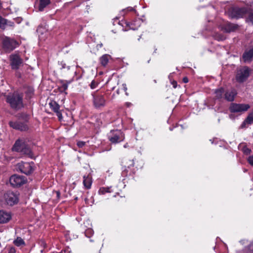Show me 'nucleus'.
Returning <instances> with one entry per match:
<instances>
[{"label": "nucleus", "mask_w": 253, "mask_h": 253, "mask_svg": "<svg viewBox=\"0 0 253 253\" xmlns=\"http://www.w3.org/2000/svg\"><path fill=\"white\" fill-rule=\"evenodd\" d=\"M6 100L13 109L18 110L23 107V96L17 92L8 95Z\"/></svg>", "instance_id": "f257e3e1"}, {"label": "nucleus", "mask_w": 253, "mask_h": 253, "mask_svg": "<svg viewBox=\"0 0 253 253\" xmlns=\"http://www.w3.org/2000/svg\"><path fill=\"white\" fill-rule=\"evenodd\" d=\"M2 46L5 51L10 52L18 47L19 43L14 39L4 37L2 40Z\"/></svg>", "instance_id": "f03ea898"}, {"label": "nucleus", "mask_w": 253, "mask_h": 253, "mask_svg": "<svg viewBox=\"0 0 253 253\" xmlns=\"http://www.w3.org/2000/svg\"><path fill=\"white\" fill-rule=\"evenodd\" d=\"M12 149L14 151L21 152L28 155H30L31 153L30 149L22 140H17L15 142Z\"/></svg>", "instance_id": "7ed1b4c3"}, {"label": "nucleus", "mask_w": 253, "mask_h": 253, "mask_svg": "<svg viewBox=\"0 0 253 253\" xmlns=\"http://www.w3.org/2000/svg\"><path fill=\"white\" fill-rule=\"evenodd\" d=\"M108 138L112 143H117L125 139V134L121 130H113L109 133Z\"/></svg>", "instance_id": "20e7f679"}, {"label": "nucleus", "mask_w": 253, "mask_h": 253, "mask_svg": "<svg viewBox=\"0 0 253 253\" xmlns=\"http://www.w3.org/2000/svg\"><path fill=\"white\" fill-rule=\"evenodd\" d=\"M92 96L93 97V104L95 108H99L105 106L106 99L103 94L95 92L92 94Z\"/></svg>", "instance_id": "39448f33"}, {"label": "nucleus", "mask_w": 253, "mask_h": 253, "mask_svg": "<svg viewBox=\"0 0 253 253\" xmlns=\"http://www.w3.org/2000/svg\"><path fill=\"white\" fill-rule=\"evenodd\" d=\"M142 21L140 19H136L132 23H129L125 21H121L119 22V24L123 27V30L126 31L129 29L135 30L140 26Z\"/></svg>", "instance_id": "423d86ee"}, {"label": "nucleus", "mask_w": 253, "mask_h": 253, "mask_svg": "<svg viewBox=\"0 0 253 253\" xmlns=\"http://www.w3.org/2000/svg\"><path fill=\"white\" fill-rule=\"evenodd\" d=\"M250 69L246 66L240 68L237 71L236 79L239 83H243L249 77L250 73Z\"/></svg>", "instance_id": "0eeeda50"}, {"label": "nucleus", "mask_w": 253, "mask_h": 253, "mask_svg": "<svg viewBox=\"0 0 253 253\" xmlns=\"http://www.w3.org/2000/svg\"><path fill=\"white\" fill-rule=\"evenodd\" d=\"M250 108L248 104L232 103L229 107V110L232 113H242L247 111Z\"/></svg>", "instance_id": "6e6552de"}, {"label": "nucleus", "mask_w": 253, "mask_h": 253, "mask_svg": "<svg viewBox=\"0 0 253 253\" xmlns=\"http://www.w3.org/2000/svg\"><path fill=\"white\" fill-rule=\"evenodd\" d=\"M26 181L25 177L17 174L12 175L9 178V182L13 187H18L24 184Z\"/></svg>", "instance_id": "1a4fd4ad"}, {"label": "nucleus", "mask_w": 253, "mask_h": 253, "mask_svg": "<svg viewBox=\"0 0 253 253\" xmlns=\"http://www.w3.org/2000/svg\"><path fill=\"white\" fill-rule=\"evenodd\" d=\"M33 163L21 162L17 164V168L21 172L26 174H29L33 170Z\"/></svg>", "instance_id": "9d476101"}, {"label": "nucleus", "mask_w": 253, "mask_h": 253, "mask_svg": "<svg viewBox=\"0 0 253 253\" xmlns=\"http://www.w3.org/2000/svg\"><path fill=\"white\" fill-rule=\"evenodd\" d=\"M4 198L7 204L12 206L18 201L17 195L12 191H7L4 195Z\"/></svg>", "instance_id": "9b49d317"}, {"label": "nucleus", "mask_w": 253, "mask_h": 253, "mask_svg": "<svg viewBox=\"0 0 253 253\" xmlns=\"http://www.w3.org/2000/svg\"><path fill=\"white\" fill-rule=\"evenodd\" d=\"M10 65L11 68L14 70L19 69L22 64V59L17 54H12L10 56Z\"/></svg>", "instance_id": "f8f14e48"}, {"label": "nucleus", "mask_w": 253, "mask_h": 253, "mask_svg": "<svg viewBox=\"0 0 253 253\" xmlns=\"http://www.w3.org/2000/svg\"><path fill=\"white\" fill-rule=\"evenodd\" d=\"M9 125L13 129L20 131L27 130L29 128L26 123H21L19 121H10L9 123Z\"/></svg>", "instance_id": "ddd939ff"}, {"label": "nucleus", "mask_w": 253, "mask_h": 253, "mask_svg": "<svg viewBox=\"0 0 253 253\" xmlns=\"http://www.w3.org/2000/svg\"><path fill=\"white\" fill-rule=\"evenodd\" d=\"M50 108L54 111L57 116L59 120L61 121L62 119V115L61 110H60V106L54 101H51L49 103Z\"/></svg>", "instance_id": "4468645a"}, {"label": "nucleus", "mask_w": 253, "mask_h": 253, "mask_svg": "<svg viewBox=\"0 0 253 253\" xmlns=\"http://www.w3.org/2000/svg\"><path fill=\"white\" fill-rule=\"evenodd\" d=\"M11 218V213L3 210L0 211V224L8 222Z\"/></svg>", "instance_id": "2eb2a0df"}, {"label": "nucleus", "mask_w": 253, "mask_h": 253, "mask_svg": "<svg viewBox=\"0 0 253 253\" xmlns=\"http://www.w3.org/2000/svg\"><path fill=\"white\" fill-rule=\"evenodd\" d=\"M242 58L245 62H251L253 60V47L246 50L243 53Z\"/></svg>", "instance_id": "dca6fc26"}, {"label": "nucleus", "mask_w": 253, "mask_h": 253, "mask_svg": "<svg viewBox=\"0 0 253 253\" xmlns=\"http://www.w3.org/2000/svg\"><path fill=\"white\" fill-rule=\"evenodd\" d=\"M237 95V91L235 89L231 88L226 91L224 97L228 101H233Z\"/></svg>", "instance_id": "f3484780"}, {"label": "nucleus", "mask_w": 253, "mask_h": 253, "mask_svg": "<svg viewBox=\"0 0 253 253\" xmlns=\"http://www.w3.org/2000/svg\"><path fill=\"white\" fill-rule=\"evenodd\" d=\"M50 0H39L37 3L38 10L42 11L50 4Z\"/></svg>", "instance_id": "a211bd4d"}, {"label": "nucleus", "mask_w": 253, "mask_h": 253, "mask_svg": "<svg viewBox=\"0 0 253 253\" xmlns=\"http://www.w3.org/2000/svg\"><path fill=\"white\" fill-rule=\"evenodd\" d=\"M245 10L239 8H234L232 9L231 16L232 18H239L242 17Z\"/></svg>", "instance_id": "6ab92c4d"}, {"label": "nucleus", "mask_w": 253, "mask_h": 253, "mask_svg": "<svg viewBox=\"0 0 253 253\" xmlns=\"http://www.w3.org/2000/svg\"><path fill=\"white\" fill-rule=\"evenodd\" d=\"M238 26L236 25L230 23H226L225 24L224 27H222V29L225 32H231L232 31H234L237 28Z\"/></svg>", "instance_id": "aec40b11"}, {"label": "nucleus", "mask_w": 253, "mask_h": 253, "mask_svg": "<svg viewBox=\"0 0 253 253\" xmlns=\"http://www.w3.org/2000/svg\"><path fill=\"white\" fill-rule=\"evenodd\" d=\"M83 183L84 187L87 189H89L91 187V185L92 184L91 178L89 176H84V180Z\"/></svg>", "instance_id": "412c9836"}, {"label": "nucleus", "mask_w": 253, "mask_h": 253, "mask_svg": "<svg viewBox=\"0 0 253 253\" xmlns=\"http://www.w3.org/2000/svg\"><path fill=\"white\" fill-rule=\"evenodd\" d=\"M70 83V82L66 81H60L59 82L60 85L59 86L60 91L64 92L68 88V84Z\"/></svg>", "instance_id": "4be33fe9"}, {"label": "nucleus", "mask_w": 253, "mask_h": 253, "mask_svg": "<svg viewBox=\"0 0 253 253\" xmlns=\"http://www.w3.org/2000/svg\"><path fill=\"white\" fill-rule=\"evenodd\" d=\"M110 56L109 54H104L102 55L100 58V62L101 65L103 66H105L110 58Z\"/></svg>", "instance_id": "5701e85b"}, {"label": "nucleus", "mask_w": 253, "mask_h": 253, "mask_svg": "<svg viewBox=\"0 0 253 253\" xmlns=\"http://www.w3.org/2000/svg\"><path fill=\"white\" fill-rule=\"evenodd\" d=\"M7 24V20L0 16V28L4 29Z\"/></svg>", "instance_id": "b1692460"}, {"label": "nucleus", "mask_w": 253, "mask_h": 253, "mask_svg": "<svg viewBox=\"0 0 253 253\" xmlns=\"http://www.w3.org/2000/svg\"><path fill=\"white\" fill-rule=\"evenodd\" d=\"M110 188H111V187H101L98 191V193L100 195H103V194H105L106 193L111 192Z\"/></svg>", "instance_id": "393cba45"}, {"label": "nucleus", "mask_w": 253, "mask_h": 253, "mask_svg": "<svg viewBox=\"0 0 253 253\" xmlns=\"http://www.w3.org/2000/svg\"><path fill=\"white\" fill-rule=\"evenodd\" d=\"M223 93V89L222 88H220L218 89H216L215 91V96H216V98L218 99H220V98H222Z\"/></svg>", "instance_id": "a878e982"}, {"label": "nucleus", "mask_w": 253, "mask_h": 253, "mask_svg": "<svg viewBox=\"0 0 253 253\" xmlns=\"http://www.w3.org/2000/svg\"><path fill=\"white\" fill-rule=\"evenodd\" d=\"M14 244L17 246H20L25 244L23 240L20 237H17L16 240L14 241Z\"/></svg>", "instance_id": "bb28decb"}, {"label": "nucleus", "mask_w": 253, "mask_h": 253, "mask_svg": "<svg viewBox=\"0 0 253 253\" xmlns=\"http://www.w3.org/2000/svg\"><path fill=\"white\" fill-rule=\"evenodd\" d=\"M246 122H247V124L249 125L253 124V112L249 114L246 119Z\"/></svg>", "instance_id": "cd10ccee"}, {"label": "nucleus", "mask_w": 253, "mask_h": 253, "mask_svg": "<svg viewBox=\"0 0 253 253\" xmlns=\"http://www.w3.org/2000/svg\"><path fill=\"white\" fill-rule=\"evenodd\" d=\"M20 119L23 120L25 122H28L29 119V116L26 113H22L19 114L18 117Z\"/></svg>", "instance_id": "c85d7f7f"}, {"label": "nucleus", "mask_w": 253, "mask_h": 253, "mask_svg": "<svg viewBox=\"0 0 253 253\" xmlns=\"http://www.w3.org/2000/svg\"><path fill=\"white\" fill-rule=\"evenodd\" d=\"M58 65L60 66V69H63L67 68L68 70H70V66H66V65L64 61L58 62Z\"/></svg>", "instance_id": "c756f323"}, {"label": "nucleus", "mask_w": 253, "mask_h": 253, "mask_svg": "<svg viewBox=\"0 0 253 253\" xmlns=\"http://www.w3.org/2000/svg\"><path fill=\"white\" fill-rule=\"evenodd\" d=\"M98 84V82H96L94 80H93L90 84V86L91 88V89L95 88L96 87V86H97Z\"/></svg>", "instance_id": "7c9ffc66"}, {"label": "nucleus", "mask_w": 253, "mask_h": 253, "mask_svg": "<svg viewBox=\"0 0 253 253\" xmlns=\"http://www.w3.org/2000/svg\"><path fill=\"white\" fill-rule=\"evenodd\" d=\"M85 145V142L82 141H79L77 142V145L79 148H83Z\"/></svg>", "instance_id": "2f4dec72"}, {"label": "nucleus", "mask_w": 253, "mask_h": 253, "mask_svg": "<svg viewBox=\"0 0 253 253\" xmlns=\"http://www.w3.org/2000/svg\"><path fill=\"white\" fill-rule=\"evenodd\" d=\"M243 150L244 153L247 155L250 154L251 152V150L248 148L247 147H244Z\"/></svg>", "instance_id": "473e14b6"}, {"label": "nucleus", "mask_w": 253, "mask_h": 253, "mask_svg": "<svg viewBox=\"0 0 253 253\" xmlns=\"http://www.w3.org/2000/svg\"><path fill=\"white\" fill-rule=\"evenodd\" d=\"M249 163L253 166V155L250 156L248 159Z\"/></svg>", "instance_id": "72a5a7b5"}, {"label": "nucleus", "mask_w": 253, "mask_h": 253, "mask_svg": "<svg viewBox=\"0 0 253 253\" xmlns=\"http://www.w3.org/2000/svg\"><path fill=\"white\" fill-rule=\"evenodd\" d=\"M249 252L247 253H253V242L249 246Z\"/></svg>", "instance_id": "f704fd0d"}, {"label": "nucleus", "mask_w": 253, "mask_h": 253, "mask_svg": "<svg viewBox=\"0 0 253 253\" xmlns=\"http://www.w3.org/2000/svg\"><path fill=\"white\" fill-rule=\"evenodd\" d=\"M123 11H135V9L133 7H128L126 9H124Z\"/></svg>", "instance_id": "c9c22d12"}, {"label": "nucleus", "mask_w": 253, "mask_h": 253, "mask_svg": "<svg viewBox=\"0 0 253 253\" xmlns=\"http://www.w3.org/2000/svg\"><path fill=\"white\" fill-rule=\"evenodd\" d=\"M171 84H172L173 87L174 88H175L177 87V82L176 81H173L172 82H171Z\"/></svg>", "instance_id": "e433bc0d"}, {"label": "nucleus", "mask_w": 253, "mask_h": 253, "mask_svg": "<svg viewBox=\"0 0 253 253\" xmlns=\"http://www.w3.org/2000/svg\"><path fill=\"white\" fill-rule=\"evenodd\" d=\"M248 124L247 122H246V120L243 122L242 124L241 125V128H244L246 126V125Z\"/></svg>", "instance_id": "4c0bfd02"}, {"label": "nucleus", "mask_w": 253, "mask_h": 253, "mask_svg": "<svg viewBox=\"0 0 253 253\" xmlns=\"http://www.w3.org/2000/svg\"><path fill=\"white\" fill-rule=\"evenodd\" d=\"M217 39L218 41H222V40H224L225 39V37L224 36H222L221 37H220L219 38H217Z\"/></svg>", "instance_id": "58836bf2"}, {"label": "nucleus", "mask_w": 253, "mask_h": 253, "mask_svg": "<svg viewBox=\"0 0 253 253\" xmlns=\"http://www.w3.org/2000/svg\"><path fill=\"white\" fill-rule=\"evenodd\" d=\"M183 82L184 83H188V79L187 77H184L183 78Z\"/></svg>", "instance_id": "ea45409f"}, {"label": "nucleus", "mask_w": 253, "mask_h": 253, "mask_svg": "<svg viewBox=\"0 0 253 253\" xmlns=\"http://www.w3.org/2000/svg\"><path fill=\"white\" fill-rule=\"evenodd\" d=\"M123 89L124 90V91H126L127 90V87H126V84H123Z\"/></svg>", "instance_id": "a19ab883"}, {"label": "nucleus", "mask_w": 253, "mask_h": 253, "mask_svg": "<svg viewBox=\"0 0 253 253\" xmlns=\"http://www.w3.org/2000/svg\"><path fill=\"white\" fill-rule=\"evenodd\" d=\"M92 232V230L90 229L87 230L85 232V234H87L88 233H91Z\"/></svg>", "instance_id": "79ce46f5"}, {"label": "nucleus", "mask_w": 253, "mask_h": 253, "mask_svg": "<svg viewBox=\"0 0 253 253\" xmlns=\"http://www.w3.org/2000/svg\"><path fill=\"white\" fill-rule=\"evenodd\" d=\"M29 93H30V94H33V90L32 88L30 89Z\"/></svg>", "instance_id": "37998d69"}, {"label": "nucleus", "mask_w": 253, "mask_h": 253, "mask_svg": "<svg viewBox=\"0 0 253 253\" xmlns=\"http://www.w3.org/2000/svg\"><path fill=\"white\" fill-rule=\"evenodd\" d=\"M128 146V144L126 143L124 145V148H127Z\"/></svg>", "instance_id": "c03bdc74"}, {"label": "nucleus", "mask_w": 253, "mask_h": 253, "mask_svg": "<svg viewBox=\"0 0 253 253\" xmlns=\"http://www.w3.org/2000/svg\"><path fill=\"white\" fill-rule=\"evenodd\" d=\"M16 75L19 77H20V73L19 72H17Z\"/></svg>", "instance_id": "a18cd8bd"}, {"label": "nucleus", "mask_w": 253, "mask_h": 253, "mask_svg": "<svg viewBox=\"0 0 253 253\" xmlns=\"http://www.w3.org/2000/svg\"><path fill=\"white\" fill-rule=\"evenodd\" d=\"M14 250H13V249H11V250H10V253H14Z\"/></svg>", "instance_id": "49530a36"}, {"label": "nucleus", "mask_w": 253, "mask_h": 253, "mask_svg": "<svg viewBox=\"0 0 253 253\" xmlns=\"http://www.w3.org/2000/svg\"><path fill=\"white\" fill-rule=\"evenodd\" d=\"M126 104H127V106H129V105L130 104V103H127Z\"/></svg>", "instance_id": "de8ad7c7"}, {"label": "nucleus", "mask_w": 253, "mask_h": 253, "mask_svg": "<svg viewBox=\"0 0 253 253\" xmlns=\"http://www.w3.org/2000/svg\"><path fill=\"white\" fill-rule=\"evenodd\" d=\"M40 27H39V28H38V29H37V31H38V32H39V31H40Z\"/></svg>", "instance_id": "09e8293b"}, {"label": "nucleus", "mask_w": 253, "mask_h": 253, "mask_svg": "<svg viewBox=\"0 0 253 253\" xmlns=\"http://www.w3.org/2000/svg\"><path fill=\"white\" fill-rule=\"evenodd\" d=\"M252 18H253V15L251 16Z\"/></svg>", "instance_id": "8fccbe9b"}]
</instances>
